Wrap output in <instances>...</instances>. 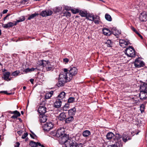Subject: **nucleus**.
Returning <instances> with one entry per match:
<instances>
[{"label": "nucleus", "mask_w": 147, "mask_h": 147, "mask_svg": "<svg viewBox=\"0 0 147 147\" xmlns=\"http://www.w3.org/2000/svg\"><path fill=\"white\" fill-rule=\"evenodd\" d=\"M63 128L58 129L57 132V135L60 137L59 139V143L61 144H64L69 138L68 135L65 134Z\"/></svg>", "instance_id": "obj_1"}, {"label": "nucleus", "mask_w": 147, "mask_h": 147, "mask_svg": "<svg viewBox=\"0 0 147 147\" xmlns=\"http://www.w3.org/2000/svg\"><path fill=\"white\" fill-rule=\"evenodd\" d=\"M77 69L76 67H70V69L65 68L63 69V73H65L66 75V76L69 79V80H71L73 77H74L77 73Z\"/></svg>", "instance_id": "obj_2"}, {"label": "nucleus", "mask_w": 147, "mask_h": 147, "mask_svg": "<svg viewBox=\"0 0 147 147\" xmlns=\"http://www.w3.org/2000/svg\"><path fill=\"white\" fill-rule=\"evenodd\" d=\"M69 79L65 74L61 72L59 75V81L57 84V86L58 87L63 86L65 83L70 81Z\"/></svg>", "instance_id": "obj_3"}, {"label": "nucleus", "mask_w": 147, "mask_h": 147, "mask_svg": "<svg viewBox=\"0 0 147 147\" xmlns=\"http://www.w3.org/2000/svg\"><path fill=\"white\" fill-rule=\"evenodd\" d=\"M125 53L127 56L130 57H134L135 56V51L134 48L129 46V48L126 49Z\"/></svg>", "instance_id": "obj_4"}, {"label": "nucleus", "mask_w": 147, "mask_h": 147, "mask_svg": "<svg viewBox=\"0 0 147 147\" xmlns=\"http://www.w3.org/2000/svg\"><path fill=\"white\" fill-rule=\"evenodd\" d=\"M46 104V101L45 100H43L42 103H40V105L39 107L38 110V111L40 114V115H44L45 113L47 112L46 108L44 106Z\"/></svg>", "instance_id": "obj_5"}, {"label": "nucleus", "mask_w": 147, "mask_h": 147, "mask_svg": "<svg viewBox=\"0 0 147 147\" xmlns=\"http://www.w3.org/2000/svg\"><path fill=\"white\" fill-rule=\"evenodd\" d=\"M76 144L75 141L72 138H69L64 144L66 147H73Z\"/></svg>", "instance_id": "obj_6"}, {"label": "nucleus", "mask_w": 147, "mask_h": 147, "mask_svg": "<svg viewBox=\"0 0 147 147\" xmlns=\"http://www.w3.org/2000/svg\"><path fill=\"white\" fill-rule=\"evenodd\" d=\"M53 127V125L51 122L47 123L43 126V129L45 131L48 132L52 129Z\"/></svg>", "instance_id": "obj_7"}, {"label": "nucleus", "mask_w": 147, "mask_h": 147, "mask_svg": "<svg viewBox=\"0 0 147 147\" xmlns=\"http://www.w3.org/2000/svg\"><path fill=\"white\" fill-rule=\"evenodd\" d=\"M134 63L135 67L137 68L143 67L145 65L144 62L139 60L138 58H137L135 60Z\"/></svg>", "instance_id": "obj_8"}, {"label": "nucleus", "mask_w": 147, "mask_h": 147, "mask_svg": "<svg viewBox=\"0 0 147 147\" xmlns=\"http://www.w3.org/2000/svg\"><path fill=\"white\" fill-rule=\"evenodd\" d=\"M53 13L52 11L50 9H48L42 11L40 13V15L42 17H44L50 16Z\"/></svg>", "instance_id": "obj_9"}, {"label": "nucleus", "mask_w": 147, "mask_h": 147, "mask_svg": "<svg viewBox=\"0 0 147 147\" xmlns=\"http://www.w3.org/2000/svg\"><path fill=\"white\" fill-rule=\"evenodd\" d=\"M44 62L46 63L45 64V67L46 68V70L47 71H53V65L52 64V63L48 61H44Z\"/></svg>", "instance_id": "obj_10"}, {"label": "nucleus", "mask_w": 147, "mask_h": 147, "mask_svg": "<svg viewBox=\"0 0 147 147\" xmlns=\"http://www.w3.org/2000/svg\"><path fill=\"white\" fill-rule=\"evenodd\" d=\"M3 77L2 78L3 79L7 81H10L11 80V78L9 77L11 75V73L9 71H7L3 74Z\"/></svg>", "instance_id": "obj_11"}, {"label": "nucleus", "mask_w": 147, "mask_h": 147, "mask_svg": "<svg viewBox=\"0 0 147 147\" xmlns=\"http://www.w3.org/2000/svg\"><path fill=\"white\" fill-rule=\"evenodd\" d=\"M139 19L142 22H146L147 20V13L145 12L141 13L139 17Z\"/></svg>", "instance_id": "obj_12"}, {"label": "nucleus", "mask_w": 147, "mask_h": 147, "mask_svg": "<svg viewBox=\"0 0 147 147\" xmlns=\"http://www.w3.org/2000/svg\"><path fill=\"white\" fill-rule=\"evenodd\" d=\"M140 92H147V84L142 82L140 86Z\"/></svg>", "instance_id": "obj_13"}, {"label": "nucleus", "mask_w": 147, "mask_h": 147, "mask_svg": "<svg viewBox=\"0 0 147 147\" xmlns=\"http://www.w3.org/2000/svg\"><path fill=\"white\" fill-rule=\"evenodd\" d=\"M129 43V41L127 40H120L119 42L120 46L123 47H125V46L127 45Z\"/></svg>", "instance_id": "obj_14"}, {"label": "nucleus", "mask_w": 147, "mask_h": 147, "mask_svg": "<svg viewBox=\"0 0 147 147\" xmlns=\"http://www.w3.org/2000/svg\"><path fill=\"white\" fill-rule=\"evenodd\" d=\"M56 100L54 103V107L56 108H58L61 107V105L62 102L63 100H61L59 99L56 98Z\"/></svg>", "instance_id": "obj_15"}, {"label": "nucleus", "mask_w": 147, "mask_h": 147, "mask_svg": "<svg viewBox=\"0 0 147 147\" xmlns=\"http://www.w3.org/2000/svg\"><path fill=\"white\" fill-rule=\"evenodd\" d=\"M139 95L140 98L141 100H144L147 98V92H140Z\"/></svg>", "instance_id": "obj_16"}, {"label": "nucleus", "mask_w": 147, "mask_h": 147, "mask_svg": "<svg viewBox=\"0 0 147 147\" xmlns=\"http://www.w3.org/2000/svg\"><path fill=\"white\" fill-rule=\"evenodd\" d=\"M66 117V115L64 112L61 113L58 116V119L60 121H65Z\"/></svg>", "instance_id": "obj_17"}, {"label": "nucleus", "mask_w": 147, "mask_h": 147, "mask_svg": "<svg viewBox=\"0 0 147 147\" xmlns=\"http://www.w3.org/2000/svg\"><path fill=\"white\" fill-rule=\"evenodd\" d=\"M102 31L103 34L107 36H109L112 33V32L111 31L107 28H103Z\"/></svg>", "instance_id": "obj_18"}, {"label": "nucleus", "mask_w": 147, "mask_h": 147, "mask_svg": "<svg viewBox=\"0 0 147 147\" xmlns=\"http://www.w3.org/2000/svg\"><path fill=\"white\" fill-rule=\"evenodd\" d=\"M40 121L41 123H44L47 120V116L45 115H39Z\"/></svg>", "instance_id": "obj_19"}, {"label": "nucleus", "mask_w": 147, "mask_h": 147, "mask_svg": "<svg viewBox=\"0 0 147 147\" xmlns=\"http://www.w3.org/2000/svg\"><path fill=\"white\" fill-rule=\"evenodd\" d=\"M65 93L64 92H61L57 97V98L63 101L65 97Z\"/></svg>", "instance_id": "obj_20"}, {"label": "nucleus", "mask_w": 147, "mask_h": 147, "mask_svg": "<svg viewBox=\"0 0 147 147\" xmlns=\"http://www.w3.org/2000/svg\"><path fill=\"white\" fill-rule=\"evenodd\" d=\"M14 26V23L12 22H8L7 24H3L2 25L3 27L5 28H9Z\"/></svg>", "instance_id": "obj_21"}, {"label": "nucleus", "mask_w": 147, "mask_h": 147, "mask_svg": "<svg viewBox=\"0 0 147 147\" xmlns=\"http://www.w3.org/2000/svg\"><path fill=\"white\" fill-rule=\"evenodd\" d=\"M114 147H122L123 144L121 140H118V141H115V143L113 144Z\"/></svg>", "instance_id": "obj_22"}, {"label": "nucleus", "mask_w": 147, "mask_h": 147, "mask_svg": "<svg viewBox=\"0 0 147 147\" xmlns=\"http://www.w3.org/2000/svg\"><path fill=\"white\" fill-rule=\"evenodd\" d=\"M76 111V109L75 107L73 108L68 111V113L70 116H74Z\"/></svg>", "instance_id": "obj_23"}, {"label": "nucleus", "mask_w": 147, "mask_h": 147, "mask_svg": "<svg viewBox=\"0 0 147 147\" xmlns=\"http://www.w3.org/2000/svg\"><path fill=\"white\" fill-rule=\"evenodd\" d=\"M74 118L73 116H70L67 118H66L65 121V123H68L72 121Z\"/></svg>", "instance_id": "obj_24"}, {"label": "nucleus", "mask_w": 147, "mask_h": 147, "mask_svg": "<svg viewBox=\"0 0 147 147\" xmlns=\"http://www.w3.org/2000/svg\"><path fill=\"white\" fill-rule=\"evenodd\" d=\"M114 134L112 132H109L107 134L106 136L107 138V139L110 140L112 139L113 137H114Z\"/></svg>", "instance_id": "obj_25"}, {"label": "nucleus", "mask_w": 147, "mask_h": 147, "mask_svg": "<svg viewBox=\"0 0 147 147\" xmlns=\"http://www.w3.org/2000/svg\"><path fill=\"white\" fill-rule=\"evenodd\" d=\"M39 15V14L38 13H36L35 12L34 14H32L31 15H29V16L28 17L27 19L28 20H30L31 19H33L35 17H36V16H37Z\"/></svg>", "instance_id": "obj_26"}, {"label": "nucleus", "mask_w": 147, "mask_h": 147, "mask_svg": "<svg viewBox=\"0 0 147 147\" xmlns=\"http://www.w3.org/2000/svg\"><path fill=\"white\" fill-rule=\"evenodd\" d=\"M90 135V131L88 130H86L84 131L82 133L83 136L84 137H88Z\"/></svg>", "instance_id": "obj_27"}, {"label": "nucleus", "mask_w": 147, "mask_h": 147, "mask_svg": "<svg viewBox=\"0 0 147 147\" xmlns=\"http://www.w3.org/2000/svg\"><path fill=\"white\" fill-rule=\"evenodd\" d=\"M86 18L87 19H88V20L93 21L94 20L95 16L93 15L89 14L87 15Z\"/></svg>", "instance_id": "obj_28"}, {"label": "nucleus", "mask_w": 147, "mask_h": 147, "mask_svg": "<svg viewBox=\"0 0 147 147\" xmlns=\"http://www.w3.org/2000/svg\"><path fill=\"white\" fill-rule=\"evenodd\" d=\"M39 143V142H36L33 141H31L30 142V145L32 147H36L38 146V143Z\"/></svg>", "instance_id": "obj_29"}, {"label": "nucleus", "mask_w": 147, "mask_h": 147, "mask_svg": "<svg viewBox=\"0 0 147 147\" xmlns=\"http://www.w3.org/2000/svg\"><path fill=\"white\" fill-rule=\"evenodd\" d=\"M105 43L107 45V47H111L113 44V42L111 40L109 39L107 40Z\"/></svg>", "instance_id": "obj_30"}, {"label": "nucleus", "mask_w": 147, "mask_h": 147, "mask_svg": "<svg viewBox=\"0 0 147 147\" xmlns=\"http://www.w3.org/2000/svg\"><path fill=\"white\" fill-rule=\"evenodd\" d=\"M131 139V138L130 137L128 136H123L122 138L124 142H126L128 140Z\"/></svg>", "instance_id": "obj_31"}, {"label": "nucleus", "mask_w": 147, "mask_h": 147, "mask_svg": "<svg viewBox=\"0 0 147 147\" xmlns=\"http://www.w3.org/2000/svg\"><path fill=\"white\" fill-rule=\"evenodd\" d=\"M105 18L108 21H111L112 20V19L111 16L107 13L105 14Z\"/></svg>", "instance_id": "obj_32"}, {"label": "nucleus", "mask_w": 147, "mask_h": 147, "mask_svg": "<svg viewBox=\"0 0 147 147\" xmlns=\"http://www.w3.org/2000/svg\"><path fill=\"white\" fill-rule=\"evenodd\" d=\"M121 136L119 134H115V141H118V140H121L120 139L121 138Z\"/></svg>", "instance_id": "obj_33"}, {"label": "nucleus", "mask_w": 147, "mask_h": 147, "mask_svg": "<svg viewBox=\"0 0 147 147\" xmlns=\"http://www.w3.org/2000/svg\"><path fill=\"white\" fill-rule=\"evenodd\" d=\"M69 104L68 102L67 103L65 104L63 108V110L65 111H67V110L69 108Z\"/></svg>", "instance_id": "obj_34"}, {"label": "nucleus", "mask_w": 147, "mask_h": 147, "mask_svg": "<svg viewBox=\"0 0 147 147\" xmlns=\"http://www.w3.org/2000/svg\"><path fill=\"white\" fill-rule=\"evenodd\" d=\"M75 100V98L73 97H70L68 100L67 102L69 103H72L74 102Z\"/></svg>", "instance_id": "obj_35"}, {"label": "nucleus", "mask_w": 147, "mask_h": 147, "mask_svg": "<svg viewBox=\"0 0 147 147\" xmlns=\"http://www.w3.org/2000/svg\"><path fill=\"white\" fill-rule=\"evenodd\" d=\"M20 73L19 71H16L12 73L11 75L13 76H18Z\"/></svg>", "instance_id": "obj_36"}, {"label": "nucleus", "mask_w": 147, "mask_h": 147, "mask_svg": "<svg viewBox=\"0 0 147 147\" xmlns=\"http://www.w3.org/2000/svg\"><path fill=\"white\" fill-rule=\"evenodd\" d=\"M80 15L82 17H86L87 16V13L86 12H85L83 11H80L79 13Z\"/></svg>", "instance_id": "obj_37"}, {"label": "nucleus", "mask_w": 147, "mask_h": 147, "mask_svg": "<svg viewBox=\"0 0 147 147\" xmlns=\"http://www.w3.org/2000/svg\"><path fill=\"white\" fill-rule=\"evenodd\" d=\"M64 16H66L68 18L71 16V13L69 12L65 11L63 13Z\"/></svg>", "instance_id": "obj_38"}, {"label": "nucleus", "mask_w": 147, "mask_h": 147, "mask_svg": "<svg viewBox=\"0 0 147 147\" xmlns=\"http://www.w3.org/2000/svg\"><path fill=\"white\" fill-rule=\"evenodd\" d=\"M46 64V62H45V63H44L43 61L41 60L39 61V64L40 66H42L43 67H45V64Z\"/></svg>", "instance_id": "obj_39"}, {"label": "nucleus", "mask_w": 147, "mask_h": 147, "mask_svg": "<svg viewBox=\"0 0 147 147\" xmlns=\"http://www.w3.org/2000/svg\"><path fill=\"white\" fill-rule=\"evenodd\" d=\"M13 113L14 114L16 115L18 117L20 116L21 115L20 112L17 110L13 111Z\"/></svg>", "instance_id": "obj_40"}, {"label": "nucleus", "mask_w": 147, "mask_h": 147, "mask_svg": "<svg viewBox=\"0 0 147 147\" xmlns=\"http://www.w3.org/2000/svg\"><path fill=\"white\" fill-rule=\"evenodd\" d=\"M52 96V94L51 93H47L46 94L45 98L46 99H49Z\"/></svg>", "instance_id": "obj_41"}, {"label": "nucleus", "mask_w": 147, "mask_h": 147, "mask_svg": "<svg viewBox=\"0 0 147 147\" xmlns=\"http://www.w3.org/2000/svg\"><path fill=\"white\" fill-rule=\"evenodd\" d=\"M140 110L142 113L144 111V104L141 105L140 107Z\"/></svg>", "instance_id": "obj_42"}, {"label": "nucleus", "mask_w": 147, "mask_h": 147, "mask_svg": "<svg viewBox=\"0 0 147 147\" xmlns=\"http://www.w3.org/2000/svg\"><path fill=\"white\" fill-rule=\"evenodd\" d=\"M72 13L74 14H76L79 12V10L78 9H72L71 10Z\"/></svg>", "instance_id": "obj_43"}, {"label": "nucleus", "mask_w": 147, "mask_h": 147, "mask_svg": "<svg viewBox=\"0 0 147 147\" xmlns=\"http://www.w3.org/2000/svg\"><path fill=\"white\" fill-rule=\"evenodd\" d=\"M83 145L82 144L80 143L78 144H75L73 147H83Z\"/></svg>", "instance_id": "obj_44"}, {"label": "nucleus", "mask_w": 147, "mask_h": 147, "mask_svg": "<svg viewBox=\"0 0 147 147\" xmlns=\"http://www.w3.org/2000/svg\"><path fill=\"white\" fill-rule=\"evenodd\" d=\"M0 93H3L5 94H6L7 95H10L11 94V93H8L7 91H2L0 92Z\"/></svg>", "instance_id": "obj_45"}, {"label": "nucleus", "mask_w": 147, "mask_h": 147, "mask_svg": "<svg viewBox=\"0 0 147 147\" xmlns=\"http://www.w3.org/2000/svg\"><path fill=\"white\" fill-rule=\"evenodd\" d=\"M28 133L26 132L24 133L22 137V139H25L28 135Z\"/></svg>", "instance_id": "obj_46"}, {"label": "nucleus", "mask_w": 147, "mask_h": 147, "mask_svg": "<svg viewBox=\"0 0 147 147\" xmlns=\"http://www.w3.org/2000/svg\"><path fill=\"white\" fill-rule=\"evenodd\" d=\"M31 133H32L33 134V135L34 136H33V135H32V134H30V137L32 138L33 139H34V136L35 137H36V135H35L33 133V132H31Z\"/></svg>", "instance_id": "obj_47"}, {"label": "nucleus", "mask_w": 147, "mask_h": 147, "mask_svg": "<svg viewBox=\"0 0 147 147\" xmlns=\"http://www.w3.org/2000/svg\"><path fill=\"white\" fill-rule=\"evenodd\" d=\"M21 22L25 20V18L24 16H22L19 19Z\"/></svg>", "instance_id": "obj_48"}, {"label": "nucleus", "mask_w": 147, "mask_h": 147, "mask_svg": "<svg viewBox=\"0 0 147 147\" xmlns=\"http://www.w3.org/2000/svg\"><path fill=\"white\" fill-rule=\"evenodd\" d=\"M20 145V143L19 142L16 143L14 144V147H19Z\"/></svg>", "instance_id": "obj_49"}, {"label": "nucleus", "mask_w": 147, "mask_h": 147, "mask_svg": "<svg viewBox=\"0 0 147 147\" xmlns=\"http://www.w3.org/2000/svg\"><path fill=\"white\" fill-rule=\"evenodd\" d=\"M23 72H25L26 73L30 72V69L29 68H26L24 70Z\"/></svg>", "instance_id": "obj_50"}, {"label": "nucleus", "mask_w": 147, "mask_h": 147, "mask_svg": "<svg viewBox=\"0 0 147 147\" xmlns=\"http://www.w3.org/2000/svg\"><path fill=\"white\" fill-rule=\"evenodd\" d=\"M135 33L138 34V35L140 37L141 39L143 38L142 36L137 31V32H136Z\"/></svg>", "instance_id": "obj_51"}, {"label": "nucleus", "mask_w": 147, "mask_h": 147, "mask_svg": "<svg viewBox=\"0 0 147 147\" xmlns=\"http://www.w3.org/2000/svg\"><path fill=\"white\" fill-rule=\"evenodd\" d=\"M63 61L64 62H65V63H67L69 61V60L67 58H65L63 59Z\"/></svg>", "instance_id": "obj_52"}, {"label": "nucleus", "mask_w": 147, "mask_h": 147, "mask_svg": "<svg viewBox=\"0 0 147 147\" xmlns=\"http://www.w3.org/2000/svg\"><path fill=\"white\" fill-rule=\"evenodd\" d=\"M18 117V116H17L16 115L14 114L11 117V118L12 119H16Z\"/></svg>", "instance_id": "obj_53"}, {"label": "nucleus", "mask_w": 147, "mask_h": 147, "mask_svg": "<svg viewBox=\"0 0 147 147\" xmlns=\"http://www.w3.org/2000/svg\"><path fill=\"white\" fill-rule=\"evenodd\" d=\"M21 21L19 19V20H17V21L15 22V23H14V26H16L17 24L18 23L21 22Z\"/></svg>", "instance_id": "obj_54"}, {"label": "nucleus", "mask_w": 147, "mask_h": 147, "mask_svg": "<svg viewBox=\"0 0 147 147\" xmlns=\"http://www.w3.org/2000/svg\"><path fill=\"white\" fill-rule=\"evenodd\" d=\"M115 30L116 32H117V34L119 35L121 34V31L120 30H117V29Z\"/></svg>", "instance_id": "obj_55"}, {"label": "nucleus", "mask_w": 147, "mask_h": 147, "mask_svg": "<svg viewBox=\"0 0 147 147\" xmlns=\"http://www.w3.org/2000/svg\"><path fill=\"white\" fill-rule=\"evenodd\" d=\"M23 132V131L22 130H20L18 131L17 133L18 134H19L20 135L22 134Z\"/></svg>", "instance_id": "obj_56"}, {"label": "nucleus", "mask_w": 147, "mask_h": 147, "mask_svg": "<svg viewBox=\"0 0 147 147\" xmlns=\"http://www.w3.org/2000/svg\"><path fill=\"white\" fill-rule=\"evenodd\" d=\"M65 9L67 11H69L70 10V8L68 6H65Z\"/></svg>", "instance_id": "obj_57"}, {"label": "nucleus", "mask_w": 147, "mask_h": 147, "mask_svg": "<svg viewBox=\"0 0 147 147\" xmlns=\"http://www.w3.org/2000/svg\"><path fill=\"white\" fill-rule=\"evenodd\" d=\"M95 24H98L99 23V20H96L93 21Z\"/></svg>", "instance_id": "obj_58"}, {"label": "nucleus", "mask_w": 147, "mask_h": 147, "mask_svg": "<svg viewBox=\"0 0 147 147\" xmlns=\"http://www.w3.org/2000/svg\"><path fill=\"white\" fill-rule=\"evenodd\" d=\"M10 15V14H7L5 17L3 18V20L5 21L6 19H7V18Z\"/></svg>", "instance_id": "obj_59"}, {"label": "nucleus", "mask_w": 147, "mask_h": 147, "mask_svg": "<svg viewBox=\"0 0 147 147\" xmlns=\"http://www.w3.org/2000/svg\"><path fill=\"white\" fill-rule=\"evenodd\" d=\"M131 29L134 31L135 32H137V30L135 29L133 26H131Z\"/></svg>", "instance_id": "obj_60"}, {"label": "nucleus", "mask_w": 147, "mask_h": 147, "mask_svg": "<svg viewBox=\"0 0 147 147\" xmlns=\"http://www.w3.org/2000/svg\"><path fill=\"white\" fill-rule=\"evenodd\" d=\"M8 11V10L7 9H5L3 10V14L6 13H7Z\"/></svg>", "instance_id": "obj_61"}, {"label": "nucleus", "mask_w": 147, "mask_h": 147, "mask_svg": "<svg viewBox=\"0 0 147 147\" xmlns=\"http://www.w3.org/2000/svg\"><path fill=\"white\" fill-rule=\"evenodd\" d=\"M99 17L98 16H96L95 17V19H96V20H99Z\"/></svg>", "instance_id": "obj_62"}, {"label": "nucleus", "mask_w": 147, "mask_h": 147, "mask_svg": "<svg viewBox=\"0 0 147 147\" xmlns=\"http://www.w3.org/2000/svg\"><path fill=\"white\" fill-rule=\"evenodd\" d=\"M38 146H41V147H45L43 145L41 144L40 143H38Z\"/></svg>", "instance_id": "obj_63"}, {"label": "nucleus", "mask_w": 147, "mask_h": 147, "mask_svg": "<svg viewBox=\"0 0 147 147\" xmlns=\"http://www.w3.org/2000/svg\"><path fill=\"white\" fill-rule=\"evenodd\" d=\"M30 81L32 84H33L34 81V80L33 79H31L30 80Z\"/></svg>", "instance_id": "obj_64"}]
</instances>
